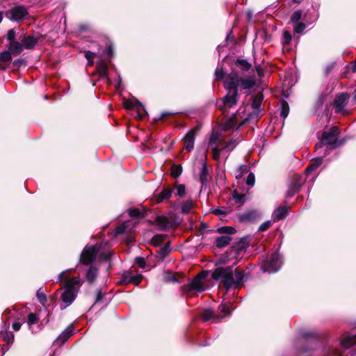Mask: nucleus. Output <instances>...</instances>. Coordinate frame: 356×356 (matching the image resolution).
Wrapping results in <instances>:
<instances>
[{
  "label": "nucleus",
  "mask_w": 356,
  "mask_h": 356,
  "mask_svg": "<svg viewBox=\"0 0 356 356\" xmlns=\"http://www.w3.org/2000/svg\"><path fill=\"white\" fill-rule=\"evenodd\" d=\"M212 278L220 281L228 290L230 288L239 289L245 280L243 271L233 270L232 266L217 268L212 273Z\"/></svg>",
  "instance_id": "nucleus-1"
},
{
  "label": "nucleus",
  "mask_w": 356,
  "mask_h": 356,
  "mask_svg": "<svg viewBox=\"0 0 356 356\" xmlns=\"http://www.w3.org/2000/svg\"><path fill=\"white\" fill-rule=\"evenodd\" d=\"M70 270H64L58 276V282L63 284L64 289V291L61 294V300L66 304L65 307L70 305L74 302L83 284V281L79 277H70Z\"/></svg>",
  "instance_id": "nucleus-2"
},
{
  "label": "nucleus",
  "mask_w": 356,
  "mask_h": 356,
  "mask_svg": "<svg viewBox=\"0 0 356 356\" xmlns=\"http://www.w3.org/2000/svg\"><path fill=\"white\" fill-rule=\"evenodd\" d=\"M339 131L337 127H332L328 131H325L322 134L321 141L319 144H316L317 149L323 147L324 145H331L332 148H335L337 145V136Z\"/></svg>",
  "instance_id": "nucleus-3"
},
{
  "label": "nucleus",
  "mask_w": 356,
  "mask_h": 356,
  "mask_svg": "<svg viewBox=\"0 0 356 356\" xmlns=\"http://www.w3.org/2000/svg\"><path fill=\"white\" fill-rule=\"evenodd\" d=\"M282 265L281 256L277 253H273L270 257L265 261L261 270L264 272L276 273Z\"/></svg>",
  "instance_id": "nucleus-4"
},
{
  "label": "nucleus",
  "mask_w": 356,
  "mask_h": 356,
  "mask_svg": "<svg viewBox=\"0 0 356 356\" xmlns=\"http://www.w3.org/2000/svg\"><path fill=\"white\" fill-rule=\"evenodd\" d=\"M205 277L206 275L202 273L198 274L190 284L183 287V291L185 293H188L193 291L202 292L205 289Z\"/></svg>",
  "instance_id": "nucleus-5"
},
{
  "label": "nucleus",
  "mask_w": 356,
  "mask_h": 356,
  "mask_svg": "<svg viewBox=\"0 0 356 356\" xmlns=\"http://www.w3.org/2000/svg\"><path fill=\"white\" fill-rule=\"evenodd\" d=\"M28 15L27 9L23 6H15L6 12V17L12 21H19L25 19Z\"/></svg>",
  "instance_id": "nucleus-6"
},
{
  "label": "nucleus",
  "mask_w": 356,
  "mask_h": 356,
  "mask_svg": "<svg viewBox=\"0 0 356 356\" xmlns=\"http://www.w3.org/2000/svg\"><path fill=\"white\" fill-rule=\"evenodd\" d=\"M98 251L99 248L97 245H87L81 254L80 262L88 265L95 259Z\"/></svg>",
  "instance_id": "nucleus-7"
},
{
  "label": "nucleus",
  "mask_w": 356,
  "mask_h": 356,
  "mask_svg": "<svg viewBox=\"0 0 356 356\" xmlns=\"http://www.w3.org/2000/svg\"><path fill=\"white\" fill-rule=\"evenodd\" d=\"M219 230L222 233L227 234V235L218 237L216 240V245L218 248H223L227 245L232 240V238L229 236V234H234L236 230L232 227H221Z\"/></svg>",
  "instance_id": "nucleus-8"
},
{
  "label": "nucleus",
  "mask_w": 356,
  "mask_h": 356,
  "mask_svg": "<svg viewBox=\"0 0 356 356\" xmlns=\"http://www.w3.org/2000/svg\"><path fill=\"white\" fill-rule=\"evenodd\" d=\"M220 143V134L218 132H213L209 140V145L212 149L213 157L216 161H218L221 153V149L218 147Z\"/></svg>",
  "instance_id": "nucleus-9"
},
{
  "label": "nucleus",
  "mask_w": 356,
  "mask_h": 356,
  "mask_svg": "<svg viewBox=\"0 0 356 356\" xmlns=\"http://www.w3.org/2000/svg\"><path fill=\"white\" fill-rule=\"evenodd\" d=\"M305 179L300 175H296L293 177V181L289 186V190L286 193L287 197H292L296 192L299 191L303 184Z\"/></svg>",
  "instance_id": "nucleus-10"
},
{
  "label": "nucleus",
  "mask_w": 356,
  "mask_h": 356,
  "mask_svg": "<svg viewBox=\"0 0 356 356\" xmlns=\"http://www.w3.org/2000/svg\"><path fill=\"white\" fill-rule=\"evenodd\" d=\"M239 81L237 74L232 72L225 77V88L227 90H237V87H239Z\"/></svg>",
  "instance_id": "nucleus-11"
},
{
  "label": "nucleus",
  "mask_w": 356,
  "mask_h": 356,
  "mask_svg": "<svg viewBox=\"0 0 356 356\" xmlns=\"http://www.w3.org/2000/svg\"><path fill=\"white\" fill-rule=\"evenodd\" d=\"M348 96L346 93L337 95L334 99V104L337 113H346L345 106L347 104Z\"/></svg>",
  "instance_id": "nucleus-12"
},
{
  "label": "nucleus",
  "mask_w": 356,
  "mask_h": 356,
  "mask_svg": "<svg viewBox=\"0 0 356 356\" xmlns=\"http://www.w3.org/2000/svg\"><path fill=\"white\" fill-rule=\"evenodd\" d=\"M124 106L127 109H134L138 113L139 117L141 118L143 117L145 114H146V111L143 105L140 103L138 101H129L127 100L124 102Z\"/></svg>",
  "instance_id": "nucleus-13"
},
{
  "label": "nucleus",
  "mask_w": 356,
  "mask_h": 356,
  "mask_svg": "<svg viewBox=\"0 0 356 356\" xmlns=\"http://www.w3.org/2000/svg\"><path fill=\"white\" fill-rule=\"evenodd\" d=\"M238 92L237 90H229L224 99V106L231 108L236 104Z\"/></svg>",
  "instance_id": "nucleus-14"
},
{
  "label": "nucleus",
  "mask_w": 356,
  "mask_h": 356,
  "mask_svg": "<svg viewBox=\"0 0 356 356\" xmlns=\"http://www.w3.org/2000/svg\"><path fill=\"white\" fill-rule=\"evenodd\" d=\"M195 129H192L187 133L184 138V148L188 152H191L194 147Z\"/></svg>",
  "instance_id": "nucleus-15"
},
{
  "label": "nucleus",
  "mask_w": 356,
  "mask_h": 356,
  "mask_svg": "<svg viewBox=\"0 0 356 356\" xmlns=\"http://www.w3.org/2000/svg\"><path fill=\"white\" fill-rule=\"evenodd\" d=\"M288 214V208L286 206L277 207L273 213L272 218L276 222L284 218Z\"/></svg>",
  "instance_id": "nucleus-16"
},
{
  "label": "nucleus",
  "mask_w": 356,
  "mask_h": 356,
  "mask_svg": "<svg viewBox=\"0 0 356 356\" xmlns=\"http://www.w3.org/2000/svg\"><path fill=\"white\" fill-rule=\"evenodd\" d=\"M23 44L24 48L31 49L33 48L38 41V38L33 35L24 36L20 39Z\"/></svg>",
  "instance_id": "nucleus-17"
},
{
  "label": "nucleus",
  "mask_w": 356,
  "mask_h": 356,
  "mask_svg": "<svg viewBox=\"0 0 356 356\" xmlns=\"http://www.w3.org/2000/svg\"><path fill=\"white\" fill-rule=\"evenodd\" d=\"M355 343H356V334H346L341 339V346L344 348H348Z\"/></svg>",
  "instance_id": "nucleus-18"
},
{
  "label": "nucleus",
  "mask_w": 356,
  "mask_h": 356,
  "mask_svg": "<svg viewBox=\"0 0 356 356\" xmlns=\"http://www.w3.org/2000/svg\"><path fill=\"white\" fill-rule=\"evenodd\" d=\"M258 212L254 210L247 211L240 216V220L243 222L252 221L258 217Z\"/></svg>",
  "instance_id": "nucleus-19"
},
{
  "label": "nucleus",
  "mask_w": 356,
  "mask_h": 356,
  "mask_svg": "<svg viewBox=\"0 0 356 356\" xmlns=\"http://www.w3.org/2000/svg\"><path fill=\"white\" fill-rule=\"evenodd\" d=\"M24 46L22 43L17 41H13L10 43L9 51L14 55H19L23 50Z\"/></svg>",
  "instance_id": "nucleus-20"
},
{
  "label": "nucleus",
  "mask_w": 356,
  "mask_h": 356,
  "mask_svg": "<svg viewBox=\"0 0 356 356\" xmlns=\"http://www.w3.org/2000/svg\"><path fill=\"white\" fill-rule=\"evenodd\" d=\"M239 86L243 89H250L255 84V80L253 78H239Z\"/></svg>",
  "instance_id": "nucleus-21"
},
{
  "label": "nucleus",
  "mask_w": 356,
  "mask_h": 356,
  "mask_svg": "<svg viewBox=\"0 0 356 356\" xmlns=\"http://www.w3.org/2000/svg\"><path fill=\"white\" fill-rule=\"evenodd\" d=\"M98 274V269L96 267L90 266L86 273L87 280L92 282Z\"/></svg>",
  "instance_id": "nucleus-22"
},
{
  "label": "nucleus",
  "mask_w": 356,
  "mask_h": 356,
  "mask_svg": "<svg viewBox=\"0 0 356 356\" xmlns=\"http://www.w3.org/2000/svg\"><path fill=\"white\" fill-rule=\"evenodd\" d=\"M97 70L102 76H106L108 73V67L105 62L99 61L97 63Z\"/></svg>",
  "instance_id": "nucleus-23"
},
{
  "label": "nucleus",
  "mask_w": 356,
  "mask_h": 356,
  "mask_svg": "<svg viewBox=\"0 0 356 356\" xmlns=\"http://www.w3.org/2000/svg\"><path fill=\"white\" fill-rule=\"evenodd\" d=\"M172 190L170 188L163 189L159 195L158 202H162L169 199L172 196Z\"/></svg>",
  "instance_id": "nucleus-24"
},
{
  "label": "nucleus",
  "mask_w": 356,
  "mask_h": 356,
  "mask_svg": "<svg viewBox=\"0 0 356 356\" xmlns=\"http://www.w3.org/2000/svg\"><path fill=\"white\" fill-rule=\"evenodd\" d=\"M170 252V245L168 243L165 244L162 248L157 250L158 257L163 259L169 254Z\"/></svg>",
  "instance_id": "nucleus-25"
},
{
  "label": "nucleus",
  "mask_w": 356,
  "mask_h": 356,
  "mask_svg": "<svg viewBox=\"0 0 356 356\" xmlns=\"http://www.w3.org/2000/svg\"><path fill=\"white\" fill-rule=\"evenodd\" d=\"M245 195H241L237 193L236 191H234L232 195V200L234 202L238 205H242L245 202Z\"/></svg>",
  "instance_id": "nucleus-26"
},
{
  "label": "nucleus",
  "mask_w": 356,
  "mask_h": 356,
  "mask_svg": "<svg viewBox=\"0 0 356 356\" xmlns=\"http://www.w3.org/2000/svg\"><path fill=\"white\" fill-rule=\"evenodd\" d=\"M194 207V203L192 200H187L184 202L181 205V211L182 213H188L192 208Z\"/></svg>",
  "instance_id": "nucleus-27"
},
{
  "label": "nucleus",
  "mask_w": 356,
  "mask_h": 356,
  "mask_svg": "<svg viewBox=\"0 0 356 356\" xmlns=\"http://www.w3.org/2000/svg\"><path fill=\"white\" fill-rule=\"evenodd\" d=\"M72 330L68 327L58 337L57 340L65 342L71 336Z\"/></svg>",
  "instance_id": "nucleus-28"
},
{
  "label": "nucleus",
  "mask_w": 356,
  "mask_h": 356,
  "mask_svg": "<svg viewBox=\"0 0 356 356\" xmlns=\"http://www.w3.org/2000/svg\"><path fill=\"white\" fill-rule=\"evenodd\" d=\"M236 143L235 140H230V141L225 143L223 145L222 147H220L221 149V152H223L224 150H226L228 152L232 151L236 147Z\"/></svg>",
  "instance_id": "nucleus-29"
},
{
  "label": "nucleus",
  "mask_w": 356,
  "mask_h": 356,
  "mask_svg": "<svg viewBox=\"0 0 356 356\" xmlns=\"http://www.w3.org/2000/svg\"><path fill=\"white\" fill-rule=\"evenodd\" d=\"M134 274L131 272L124 273L122 276V282L128 284L132 282Z\"/></svg>",
  "instance_id": "nucleus-30"
},
{
  "label": "nucleus",
  "mask_w": 356,
  "mask_h": 356,
  "mask_svg": "<svg viewBox=\"0 0 356 356\" xmlns=\"http://www.w3.org/2000/svg\"><path fill=\"white\" fill-rule=\"evenodd\" d=\"M182 172V168L181 165H173L171 168V175L172 177L177 178L181 175Z\"/></svg>",
  "instance_id": "nucleus-31"
},
{
  "label": "nucleus",
  "mask_w": 356,
  "mask_h": 356,
  "mask_svg": "<svg viewBox=\"0 0 356 356\" xmlns=\"http://www.w3.org/2000/svg\"><path fill=\"white\" fill-rule=\"evenodd\" d=\"M236 125L235 117L229 118L223 125L224 130H229L233 129Z\"/></svg>",
  "instance_id": "nucleus-32"
},
{
  "label": "nucleus",
  "mask_w": 356,
  "mask_h": 356,
  "mask_svg": "<svg viewBox=\"0 0 356 356\" xmlns=\"http://www.w3.org/2000/svg\"><path fill=\"white\" fill-rule=\"evenodd\" d=\"M176 195L178 197H183L186 193V187L184 184H177L175 186Z\"/></svg>",
  "instance_id": "nucleus-33"
},
{
  "label": "nucleus",
  "mask_w": 356,
  "mask_h": 356,
  "mask_svg": "<svg viewBox=\"0 0 356 356\" xmlns=\"http://www.w3.org/2000/svg\"><path fill=\"white\" fill-rule=\"evenodd\" d=\"M157 222L162 229H166L169 226V222L165 217H158Z\"/></svg>",
  "instance_id": "nucleus-34"
},
{
  "label": "nucleus",
  "mask_w": 356,
  "mask_h": 356,
  "mask_svg": "<svg viewBox=\"0 0 356 356\" xmlns=\"http://www.w3.org/2000/svg\"><path fill=\"white\" fill-rule=\"evenodd\" d=\"M289 106L286 102H283L282 103V111H281V116L283 118H286L289 114Z\"/></svg>",
  "instance_id": "nucleus-35"
},
{
  "label": "nucleus",
  "mask_w": 356,
  "mask_h": 356,
  "mask_svg": "<svg viewBox=\"0 0 356 356\" xmlns=\"http://www.w3.org/2000/svg\"><path fill=\"white\" fill-rule=\"evenodd\" d=\"M165 239L163 235H156L152 239V243L156 246L160 245Z\"/></svg>",
  "instance_id": "nucleus-36"
},
{
  "label": "nucleus",
  "mask_w": 356,
  "mask_h": 356,
  "mask_svg": "<svg viewBox=\"0 0 356 356\" xmlns=\"http://www.w3.org/2000/svg\"><path fill=\"white\" fill-rule=\"evenodd\" d=\"M3 341H6L8 344H11L14 341V334L10 331H6L3 336Z\"/></svg>",
  "instance_id": "nucleus-37"
},
{
  "label": "nucleus",
  "mask_w": 356,
  "mask_h": 356,
  "mask_svg": "<svg viewBox=\"0 0 356 356\" xmlns=\"http://www.w3.org/2000/svg\"><path fill=\"white\" fill-rule=\"evenodd\" d=\"M236 65L238 67H240L243 70H248L250 67V63H248L245 60H238Z\"/></svg>",
  "instance_id": "nucleus-38"
},
{
  "label": "nucleus",
  "mask_w": 356,
  "mask_h": 356,
  "mask_svg": "<svg viewBox=\"0 0 356 356\" xmlns=\"http://www.w3.org/2000/svg\"><path fill=\"white\" fill-rule=\"evenodd\" d=\"M229 211L224 207L219 208V209H215L212 210V213L217 216H226L228 214Z\"/></svg>",
  "instance_id": "nucleus-39"
},
{
  "label": "nucleus",
  "mask_w": 356,
  "mask_h": 356,
  "mask_svg": "<svg viewBox=\"0 0 356 356\" xmlns=\"http://www.w3.org/2000/svg\"><path fill=\"white\" fill-rule=\"evenodd\" d=\"M213 316V312L211 309H206L202 314V318L204 321H209Z\"/></svg>",
  "instance_id": "nucleus-40"
},
{
  "label": "nucleus",
  "mask_w": 356,
  "mask_h": 356,
  "mask_svg": "<svg viewBox=\"0 0 356 356\" xmlns=\"http://www.w3.org/2000/svg\"><path fill=\"white\" fill-rule=\"evenodd\" d=\"M11 54L10 51L2 53L0 55V60L4 62H9L12 59Z\"/></svg>",
  "instance_id": "nucleus-41"
},
{
  "label": "nucleus",
  "mask_w": 356,
  "mask_h": 356,
  "mask_svg": "<svg viewBox=\"0 0 356 356\" xmlns=\"http://www.w3.org/2000/svg\"><path fill=\"white\" fill-rule=\"evenodd\" d=\"M38 316L37 314L31 313L29 314L28 316V324L29 325H33L38 322Z\"/></svg>",
  "instance_id": "nucleus-42"
},
{
  "label": "nucleus",
  "mask_w": 356,
  "mask_h": 356,
  "mask_svg": "<svg viewBox=\"0 0 356 356\" xmlns=\"http://www.w3.org/2000/svg\"><path fill=\"white\" fill-rule=\"evenodd\" d=\"M207 168L206 164H204L202 168V172L200 174V181L203 184L207 180Z\"/></svg>",
  "instance_id": "nucleus-43"
},
{
  "label": "nucleus",
  "mask_w": 356,
  "mask_h": 356,
  "mask_svg": "<svg viewBox=\"0 0 356 356\" xmlns=\"http://www.w3.org/2000/svg\"><path fill=\"white\" fill-rule=\"evenodd\" d=\"M302 12L300 10L296 11L291 16V22L293 23H298V21L301 19Z\"/></svg>",
  "instance_id": "nucleus-44"
},
{
  "label": "nucleus",
  "mask_w": 356,
  "mask_h": 356,
  "mask_svg": "<svg viewBox=\"0 0 356 356\" xmlns=\"http://www.w3.org/2000/svg\"><path fill=\"white\" fill-rule=\"evenodd\" d=\"M305 24L302 22L296 23L294 31L297 33H301L305 29Z\"/></svg>",
  "instance_id": "nucleus-45"
},
{
  "label": "nucleus",
  "mask_w": 356,
  "mask_h": 356,
  "mask_svg": "<svg viewBox=\"0 0 356 356\" xmlns=\"http://www.w3.org/2000/svg\"><path fill=\"white\" fill-rule=\"evenodd\" d=\"M37 298L38 301L42 304L44 305V303L47 302V298L44 293L41 292L40 290L37 291L36 293Z\"/></svg>",
  "instance_id": "nucleus-46"
},
{
  "label": "nucleus",
  "mask_w": 356,
  "mask_h": 356,
  "mask_svg": "<svg viewBox=\"0 0 356 356\" xmlns=\"http://www.w3.org/2000/svg\"><path fill=\"white\" fill-rule=\"evenodd\" d=\"M94 56H95V54L90 51H87L85 52V57L88 60V64L90 65L93 64L92 59H93Z\"/></svg>",
  "instance_id": "nucleus-47"
},
{
  "label": "nucleus",
  "mask_w": 356,
  "mask_h": 356,
  "mask_svg": "<svg viewBox=\"0 0 356 356\" xmlns=\"http://www.w3.org/2000/svg\"><path fill=\"white\" fill-rule=\"evenodd\" d=\"M129 214L131 217H139L141 216V211L139 209H130Z\"/></svg>",
  "instance_id": "nucleus-48"
},
{
  "label": "nucleus",
  "mask_w": 356,
  "mask_h": 356,
  "mask_svg": "<svg viewBox=\"0 0 356 356\" xmlns=\"http://www.w3.org/2000/svg\"><path fill=\"white\" fill-rule=\"evenodd\" d=\"M219 309L220 312H224L225 314H229L231 311L230 307L227 303H222L219 306Z\"/></svg>",
  "instance_id": "nucleus-49"
},
{
  "label": "nucleus",
  "mask_w": 356,
  "mask_h": 356,
  "mask_svg": "<svg viewBox=\"0 0 356 356\" xmlns=\"http://www.w3.org/2000/svg\"><path fill=\"white\" fill-rule=\"evenodd\" d=\"M246 183L247 184L250 186V187H252L254 184V175L253 173H250L247 177V180H246Z\"/></svg>",
  "instance_id": "nucleus-50"
},
{
  "label": "nucleus",
  "mask_w": 356,
  "mask_h": 356,
  "mask_svg": "<svg viewBox=\"0 0 356 356\" xmlns=\"http://www.w3.org/2000/svg\"><path fill=\"white\" fill-rule=\"evenodd\" d=\"M291 33L286 31L284 32V41H283V44L286 45L288 44H289V42H291Z\"/></svg>",
  "instance_id": "nucleus-51"
},
{
  "label": "nucleus",
  "mask_w": 356,
  "mask_h": 356,
  "mask_svg": "<svg viewBox=\"0 0 356 356\" xmlns=\"http://www.w3.org/2000/svg\"><path fill=\"white\" fill-rule=\"evenodd\" d=\"M215 75L216 79H222L224 78L225 73L222 68L217 67L215 72Z\"/></svg>",
  "instance_id": "nucleus-52"
},
{
  "label": "nucleus",
  "mask_w": 356,
  "mask_h": 356,
  "mask_svg": "<svg viewBox=\"0 0 356 356\" xmlns=\"http://www.w3.org/2000/svg\"><path fill=\"white\" fill-rule=\"evenodd\" d=\"M142 278L143 275L141 274L134 275L131 283H134L135 285H138L141 282Z\"/></svg>",
  "instance_id": "nucleus-53"
},
{
  "label": "nucleus",
  "mask_w": 356,
  "mask_h": 356,
  "mask_svg": "<svg viewBox=\"0 0 356 356\" xmlns=\"http://www.w3.org/2000/svg\"><path fill=\"white\" fill-rule=\"evenodd\" d=\"M15 36H16V34H15V32L13 29H10L8 31V34H7V39L11 42L13 41H15Z\"/></svg>",
  "instance_id": "nucleus-54"
},
{
  "label": "nucleus",
  "mask_w": 356,
  "mask_h": 356,
  "mask_svg": "<svg viewBox=\"0 0 356 356\" xmlns=\"http://www.w3.org/2000/svg\"><path fill=\"white\" fill-rule=\"evenodd\" d=\"M270 225L271 222L270 220L266 221L260 225L259 230L266 231L270 227Z\"/></svg>",
  "instance_id": "nucleus-55"
},
{
  "label": "nucleus",
  "mask_w": 356,
  "mask_h": 356,
  "mask_svg": "<svg viewBox=\"0 0 356 356\" xmlns=\"http://www.w3.org/2000/svg\"><path fill=\"white\" fill-rule=\"evenodd\" d=\"M318 163H314L311 165H309L307 168H306V173H309V172L314 170H316L318 167Z\"/></svg>",
  "instance_id": "nucleus-56"
},
{
  "label": "nucleus",
  "mask_w": 356,
  "mask_h": 356,
  "mask_svg": "<svg viewBox=\"0 0 356 356\" xmlns=\"http://www.w3.org/2000/svg\"><path fill=\"white\" fill-rule=\"evenodd\" d=\"M318 163H314L311 165H309L307 168H306V173H309V172L314 170H316L318 167Z\"/></svg>",
  "instance_id": "nucleus-57"
},
{
  "label": "nucleus",
  "mask_w": 356,
  "mask_h": 356,
  "mask_svg": "<svg viewBox=\"0 0 356 356\" xmlns=\"http://www.w3.org/2000/svg\"><path fill=\"white\" fill-rule=\"evenodd\" d=\"M21 325H22V323L20 322H15L13 323V329L15 330V331H18L19 330L20 327H21Z\"/></svg>",
  "instance_id": "nucleus-58"
},
{
  "label": "nucleus",
  "mask_w": 356,
  "mask_h": 356,
  "mask_svg": "<svg viewBox=\"0 0 356 356\" xmlns=\"http://www.w3.org/2000/svg\"><path fill=\"white\" fill-rule=\"evenodd\" d=\"M103 298V295L102 294V293L100 291H98L97 294V298H96V300H95V302H99L102 300Z\"/></svg>",
  "instance_id": "nucleus-59"
},
{
  "label": "nucleus",
  "mask_w": 356,
  "mask_h": 356,
  "mask_svg": "<svg viewBox=\"0 0 356 356\" xmlns=\"http://www.w3.org/2000/svg\"><path fill=\"white\" fill-rule=\"evenodd\" d=\"M136 261L140 266L144 267L145 261L143 258H136Z\"/></svg>",
  "instance_id": "nucleus-60"
},
{
  "label": "nucleus",
  "mask_w": 356,
  "mask_h": 356,
  "mask_svg": "<svg viewBox=\"0 0 356 356\" xmlns=\"http://www.w3.org/2000/svg\"><path fill=\"white\" fill-rule=\"evenodd\" d=\"M124 227L123 226H119L116 228V233L121 234L124 232Z\"/></svg>",
  "instance_id": "nucleus-61"
},
{
  "label": "nucleus",
  "mask_w": 356,
  "mask_h": 356,
  "mask_svg": "<svg viewBox=\"0 0 356 356\" xmlns=\"http://www.w3.org/2000/svg\"><path fill=\"white\" fill-rule=\"evenodd\" d=\"M109 257H110L109 252H105L101 255L102 259H105V260L108 259L109 258Z\"/></svg>",
  "instance_id": "nucleus-62"
},
{
  "label": "nucleus",
  "mask_w": 356,
  "mask_h": 356,
  "mask_svg": "<svg viewBox=\"0 0 356 356\" xmlns=\"http://www.w3.org/2000/svg\"><path fill=\"white\" fill-rule=\"evenodd\" d=\"M314 162L316 163H318V165H320L323 162V158L322 157H317L314 159Z\"/></svg>",
  "instance_id": "nucleus-63"
},
{
  "label": "nucleus",
  "mask_w": 356,
  "mask_h": 356,
  "mask_svg": "<svg viewBox=\"0 0 356 356\" xmlns=\"http://www.w3.org/2000/svg\"><path fill=\"white\" fill-rule=\"evenodd\" d=\"M259 104H260V100H258L257 99H255V108H257V107H259Z\"/></svg>",
  "instance_id": "nucleus-64"
}]
</instances>
